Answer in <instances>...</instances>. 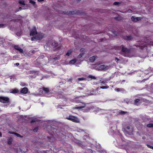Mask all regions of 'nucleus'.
<instances>
[{
	"mask_svg": "<svg viewBox=\"0 0 153 153\" xmlns=\"http://www.w3.org/2000/svg\"><path fill=\"white\" fill-rule=\"evenodd\" d=\"M95 59V57L94 56L91 57L89 59V60L91 62H94Z\"/></svg>",
	"mask_w": 153,
	"mask_h": 153,
	"instance_id": "aec40b11",
	"label": "nucleus"
},
{
	"mask_svg": "<svg viewBox=\"0 0 153 153\" xmlns=\"http://www.w3.org/2000/svg\"><path fill=\"white\" fill-rule=\"evenodd\" d=\"M151 45H153V42L152 43V44H151Z\"/></svg>",
	"mask_w": 153,
	"mask_h": 153,
	"instance_id": "de8ad7c7",
	"label": "nucleus"
},
{
	"mask_svg": "<svg viewBox=\"0 0 153 153\" xmlns=\"http://www.w3.org/2000/svg\"><path fill=\"white\" fill-rule=\"evenodd\" d=\"M58 108H62V107H61V106H58Z\"/></svg>",
	"mask_w": 153,
	"mask_h": 153,
	"instance_id": "a19ab883",
	"label": "nucleus"
},
{
	"mask_svg": "<svg viewBox=\"0 0 153 153\" xmlns=\"http://www.w3.org/2000/svg\"><path fill=\"white\" fill-rule=\"evenodd\" d=\"M43 90L46 94H50V91L48 88H43Z\"/></svg>",
	"mask_w": 153,
	"mask_h": 153,
	"instance_id": "f8f14e48",
	"label": "nucleus"
},
{
	"mask_svg": "<svg viewBox=\"0 0 153 153\" xmlns=\"http://www.w3.org/2000/svg\"><path fill=\"white\" fill-rule=\"evenodd\" d=\"M39 1H44V0H38Z\"/></svg>",
	"mask_w": 153,
	"mask_h": 153,
	"instance_id": "ea45409f",
	"label": "nucleus"
},
{
	"mask_svg": "<svg viewBox=\"0 0 153 153\" xmlns=\"http://www.w3.org/2000/svg\"><path fill=\"white\" fill-rule=\"evenodd\" d=\"M60 59V58L59 56H58V57H57L54 58L53 59H54L55 60H58V59Z\"/></svg>",
	"mask_w": 153,
	"mask_h": 153,
	"instance_id": "c756f323",
	"label": "nucleus"
},
{
	"mask_svg": "<svg viewBox=\"0 0 153 153\" xmlns=\"http://www.w3.org/2000/svg\"><path fill=\"white\" fill-rule=\"evenodd\" d=\"M120 3L119 2L115 1L114 3L113 4L117 5V6H119L120 5Z\"/></svg>",
	"mask_w": 153,
	"mask_h": 153,
	"instance_id": "412c9836",
	"label": "nucleus"
},
{
	"mask_svg": "<svg viewBox=\"0 0 153 153\" xmlns=\"http://www.w3.org/2000/svg\"><path fill=\"white\" fill-rule=\"evenodd\" d=\"M19 65V63H16V65H17V66H18V65Z\"/></svg>",
	"mask_w": 153,
	"mask_h": 153,
	"instance_id": "4c0bfd02",
	"label": "nucleus"
},
{
	"mask_svg": "<svg viewBox=\"0 0 153 153\" xmlns=\"http://www.w3.org/2000/svg\"><path fill=\"white\" fill-rule=\"evenodd\" d=\"M84 79H85L84 78H78V80L79 81L83 80H84Z\"/></svg>",
	"mask_w": 153,
	"mask_h": 153,
	"instance_id": "7c9ffc66",
	"label": "nucleus"
},
{
	"mask_svg": "<svg viewBox=\"0 0 153 153\" xmlns=\"http://www.w3.org/2000/svg\"><path fill=\"white\" fill-rule=\"evenodd\" d=\"M14 48L15 49L18 51L21 54L24 53L23 50L19 46L15 45L14 46Z\"/></svg>",
	"mask_w": 153,
	"mask_h": 153,
	"instance_id": "423d86ee",
	"label": "nucleus"
},
{
	"mask_svg": "<svg viewBox=\"0 0 153 153\" xmlns=\"http://www.w3.org/2000/svg\"><path fill=\"white\" fill-rule=\"evenodd\" d=\"M44 36V35L43 33H39L37 34L36 36L35 37H33L31 38V40L32 41H34L35 40H40L42 39Z\"/></svg>",
	"mask_w": 153,
	"mask_h": 153,
	"instance_id": "f03ea898",
	"label": "nucleus"
},
{
	"mask_svg": "<svg viewBox=\"0 0 153 153\" xmlns=\"http://www.w3.org/2000/svg\"><path fill=\"white\" fill-rule=\"evenodd\" d=\"M19 92L18 90L16 89H12V91L10 92V93H18Z\"/></svg>",
	"mask_w": 153,
	"mask_h": 153,
	"instance_id": "a211bd4d",
	"label": "nucleus"
},
{
	"mask_svg": "<svg viewBox=\"0 0 153 153\" xmlns=\"http://www.w3.org/2000/svg\"><path fill=\"white\" fill-rule=\"evenodd\" d=\"M30 2L33 4V5H34L35 4V2L34 1L31 0H30Z\"/></svg>",
	"mask_w": 153,
	"mask_h": 153,
	"instance_id": "c85d7f7f",
	"label": "nucleus"
},
{
	"mask_svg": "<svg viewBox=\"0 0 153 153\" xmlns=\"http://www.w3.org/2000/svg\"><path fill=\"white\" fill-rule=\"evenodd\" d=\"M3 26H4V25H3L2 24H1V25H0V27H2Z\"/></svg>",
	"mask_w": 153,
	"mask_h": 153,
	"instance_id": "e433bc0d",
	"label": "nucleus"
},
{
	"mask_svg": "<svg viewBox=\"0 0 153 153\" xmlns=\"http://www.w3.org/2000/svg\"><path fill=\"white\" fill-rule=\"evenodd\" d=\"M127 38H128V40L130 39H131V37L129 36L127 37Z\"/></svg>",
	"mask_w": 153,
	"mask_h": 153,
	"instance_id": "c9c22d12",
	"label": "nucleus"
},
{
	"mask_svg": "<svg viewBox=\"0 0 153 153\" xmlns=\"http://www.w3.org/2000/svg\"><path fill=\"white\" fill-rule=\"evenodd\" d=\"M89 78H90L91 79H96V77H95L94 76H93L92 75H89L88 76Z\"/></svg>",
	"mask_w": 153,
	"mask_h": 153,
	"instance_id": "a878e982",
	"label": "nucleus"
},
{
	"mask_svg": "<svg viewBox=\"0 0 153 153\" xmlns=\"http://www.w3.org/2000/svg\"><path fill=\"white\" fill-rule=\"evenodd\" d=\"M109 88V86H104L100 87V88L102 89H106Z\"/></svg>",
	"mask_w": 153,
	"mask_h": 153,
	"instance_id": "5701e85b",
	"label": "nucleus"
},
{
	"mask_svg": "<svg viewBox=\"0 0 153 153\" xmlns=\"http://www.w3.org/2000/svg\"><path fill=\"white\" fill-rule=\"evenodd\" d=\"M66 119L75 123L79 122V120L77 117L72 115H70Z\"/></svg>",
	"mask_w": 153,
	"mask_h": 153,
	"instance_id": "f257e3e1",
	"label": "nucleus"
},
{
	"mask_svg": "<svg viewBox=\"0 0 153 153\" xmlns=\"http://www.w3.org/2000/svg\"><path fill=\"white\" fill-rule=\"evenodd\" d=\"M1 136V132H0V136Z\"/></svg>",
	"mask_w": 153,
	"mask_h": 153,
	"instance_id": "a18cd8bd",
	"label": "nucleus"
},
{
	"mask_svg": "<svg viewBox=\"0 0 153 153\" xmlns=\"http://www.w3.org/2000/svg\"><path fill=\"white\" fill-rule=\"evenodd\" d=\"M124 112L123 111H121V112L120 113V114H124Z\"/></svg>",
	"mask_w": 153,
	"mask_h": 153,
	"instance_id": "58836bf2",
	"label": "nucleus"
},
{
	"mask_svg": "<svg viewBox=\"0 0 153 153\" xmlns=\"http://www.w3.org/2000/svg\"><path fill=\"white\" fill-rule=\"evenodd\" d=\"M47 47H48L47 45H45V48L46 47L47 48Z\"/></svg>",
	"mask_w": 153,
	"mask_h": 153,
	"instance_id": "37998d69",
	"label": "nucleus"
},
{
	"mask_svg": "<svg viewBox=\"0 0 153 153\" xmlns=\"http://www.w3.org/2000/svg\"><path fill=\"white\" fill-rule=\"evenodd\" d=\"M147 145V146L148 147H149V148H151V149H152L153 148V146H151L150 145Z\"/></svg>",
	"mask_w": 153,
	"mask_h": 153,
	"instance_id": "2f4dec72",
	"label": "nucleus"
},
{
	"mask_svg": "<svg viewBox=\"0 0 153 153\" xmlns=\"http://www.w3.org/2000/svg\"><path fill=\"white\" fill-rule=\"evenodd\" d=\"M140 19L141 18L140 17H134V16H132L131 18L132 20L134 22H137L140 20Z\"/></svg>",
	"mask_w": 153,
	"mask_h": 153,
	"instance_id": "1a4fd4ad",
	"label": "nucleus"
},
{
	"mask_svg": "<svg viewBox=\"0 0 153 153\" xmlns=\"http://www.w3.org/2000/svg\"><path fill=\"white\" fill-rule=\"evenodd\" d=\"M76 62V59H74L71 60L69 62L70 64H73Z\"/></svg>",
	"mask_w": 153,
	"mask_h": 153,
	"instance_id": "f3484780",
	"label": "nucleus"
},
{
	"mask_svg": "<svg viewBox=\"0 0 153 153\" xmlns=\"http://www.w3.org/2000/svg\"><path fill=\"white\" fill-rule=\"evenodd\" d=\"M115 128H115V127H111V130H113V131H114V130H114V129H115Z\"/></svg>",
	"mask_w": 153,
	"mask_h": 153,
	"instance_id": "473e14b6",
	"label": "nucleus"
},
{
	"mask_svg": "<svg viewBox=\"0 0 153 153\" xmlns=\"http://www.w3.org/2000/svg\"><path fill=\"white\" fill-rule=\"evenodd\" d=\"M113 34H114V35H116V34H115V33H114V32H113Z\"/></svg>",
	"mask_w": 153,
	"mask_h": 153,
	"instance_id": "49530a36",
	"label": "nucleus"
},
{
	"mask_svg": "<svg viewBox=\"0 0 153 153\" xmlns=\"http://www.w3.org/2000/svg\"><path fill=\"white\" fill-rule=\"evenodd\" d=\"M83 53H81L78 56V57L79 58L81 57L83 55Z\"/></svg>",
	"mask_w": 153,
	"mask_h": 153,
	"instance_id": "bb28decb",
	"label": "nucleus"
},
{
	"mask_svg": "<svg viewBox=\"0 0 153 153\" xmlns=\"http://www.w3.org/2000/svg\"><path fill=\"white\" fill-rule=\"evenodd\" d=\"M34 121H33V120H32L31 121V123L33 122H34Z\"/></svg>",
	"mask_w": 153,
	"mask_h": 153,
	"instance_id": "c03bdc74",
	"label": "nucleus"
},
{
	"mask_svg": "<svg viewBox=\"0 0 153 153\" xmlns=\"http://www.w3.org/2000/svg\"><path fill=\"white\" fill-rule=\"evenodd\" d=\"M82 105H80L79 106L75 107L74 108L75 109H81L83 108H84L86 107V105L85 103H82Z\"/></svg>",
	"mask_w": 153,
	"mask_h": 153,
	"instance_id": "6e6552de",
	"label": "nucleus"
},
{
	"mask_svg": "<svg viewBox=\"0 0 153 153\" xmlns=\"http://www.w3.org/2000/svg\"><path fill=\"white\" fill-rule=\"evenodd\" d=\"M13 139L11 138H9L8 139V143L9 144H11L13 141Z\"/></svg>",
	"mask_w": 153,
	"mask_h": 153,
	"instance_id": "dca6fc26",
	"label": "nucleus"
},
{
	"mask_svg": "<svg viewBox=\"0 0 153 153\" xmlns=\"http://www.w3.org/2000/svg\"><path fill=\"white\" fill-rule=\"evenodd\" d=\"M100 81L101 82V83L103 84H104L107 82V80H106L105 81H101V80H100Z\"/></svg>",
	"mask_w": 153,
	"mask_h": 153,
	"instance_id": "b1692460",
	"label": "nucleus"
},
{
	"mask_svg": "<svg viewBox=\"0 0 153 153\" xmlns=\"http://www.w3.org/2000/svg\"><path fill=\"white\" fill-rule=\"evenodd\" d=\"M28 91V89L27 88H23L21 90V93H24V94H26L27 93Z\"/></svg>",
	"mask_w": 153,
	"mask_h": 153,
	"instance_id": "9b49d317",
	"label": "nucleus"
},
{
	"mask_svg": "<svg viewBox=\"0 0 153 153\" xmlns=\"http://www.w3.org/2000/svg\"><path fill=\"white\" fill-rule=\"evenodd\" d=\"M37 34V32L36 30V29L35 27H34L31 31L30 33V36H34Z\"/></svg>",
	"mask_w": 153,
	"mask_h": 153,
	"instance_id": "0eeeda50",
	"label": "nucleus"
},
{
	"mask_svg": "<svg viewBox=\"0 0 153 153\" xmlns=\"http://www.w3.org/2000/svg\"><path fill=\"white\" fill-rule=\"evenodd\" d=\"M115 60L116 61H118L120 60V59H118L117 58V57H115Z\"/></svg>",
	"mask_w": 153,
	"mask_h": 153,
	"instance_id": "72a5a7b5",
	"label": "nucleus"
},
{
	"mask_svg": "<svg viewBox=\"0 0 153 153\" xmlns=\"http://www.w3.org/2000/svg\"><path fill=\"white\" fill-rule=\"evenodd\" d=\"M106 68V67L104 65H101L98 67V68L100 70H103Z\"/></svg>",
	"mask_w": 153,
	"mask_h": 153,
	"instance_id": "ddd939ff",
	"label": "nucleus"
},
{
	"mask_svg": "<svg viewBox=\"0 0 153 153\" xmlns=\"http://www.w3.org/2000/svg\"><path fill=\"white\" fill-rule=\"evenodd\" d=\"M72 51L71 50H68L66 54V55L67 56H70L72 53Z\"/></svg>",
	"mask_w": 153,
	"mask_h": 153,
	"instance_id": "6ab92c4d",
	"label": "nucleus"
},
{
	"mask_svg": "<svg viewBox=\"0 0 153 153\" xmlns=\"http://www.w3.org/2000/svg\"><path fill=\"white\" fill-rule=\"evenodd\" d=\"M126 129L127 131L130 134V133H131L132 131V127L129 126H128L126 127Z\"/></svg>",
	"mask_w": 153,
	"mask_h": 153,
	"instance_id": "9d476101",
	"label": "nucleus"
},
{
	"mask_svg": "<svg viewBox=\"0 0 153 153\" xmlns=\"http://www.w3.org/2000/svg\"><path fill=\"white\" fill-rule=\"evenodd\" d=\"M115 90L117 92H119L120 91H121L123 92L125 91V90L123 88H117L115 89Z\"/></svg>",
	"mask_w": 153,
	"mask_h": 153,
	"instance_id": "2eb2a0df",
	"label": "nucleus"
},
{
	"mask_svg": "<svg viewBox=\"0 0 153 153\" xmlns=\"http://www.w3.org/2000/svg\"><path fill=\"white\" fill-rule=\"evenodd\" d=\"M9 99L7 97H0V102L3 103H7L9 102Z\"/></svg>",
	"mask_w": 153,
	"mask_h": 153,
	"instance_id": "20e7f679",
	"label": "nucleus"
},
{
	"mask_svg": "<svg viewBox=\"0 0 153 153\" xmlns=\"http://www.w3.org/2000/svg\"><path fill=\"white\" fill-rule=\"evenodd\" d=\"M9 133L11 134H14L17 137H22V136L20 135V134L16 133H14L13 132H9Z\"/></svg>",
	"mask_w": 153,
	"mask_h": 153,
	"instance_id": "4468645a",
	"label": "nucleus"
},
{
	"mask_svg": "<svg viewBox=\"0 0 153 153\" xmlns=\"http://www.w3.org/2000/svg\"><path fill=\"white\" fill-rule=\"evenodd\" d=\"M143 101L142 98L137 99L134 100V104L136 105L140 104Z\"/></svg>",
	"mask_w": 153,
	"mask_h": 153,
	"instance_id": "39448f33",
	"label": "nucleus"
},
{
	"mask_svg": "<svg viewBox=\"0 0 153 153\" xmlns=\"http://www.w3.org/2000/svg\"><path fill=\"white\" fill-rule=\"evenodd\" d=\"M20 85L22 86H25L27 85L26 84L24 83L23 82H21Z\"/></svg>",
	"mask_w": 153,
	"mask_h": 153,
	"instance_id": "cd10ccee",
	"label": "nucleus"
},
{
	"mask_svg": "<svg viewBox=\"0 0 153 153\" xmlns=\"http://www.w3.org/2000/svg\"><path fill=\"white\" fill-rule=\"evenodd\" d=\"M117 49L119 50H121L123 52L125 53H128L129 51V50L127 48L123 45H122L118 47L117 48Z\"/></svg>",
	"mask_w": 153,
	"mask_h": 153,
	"instance_id": "7ed1b4c3",
	"label": "nucleus"
},
{
	"mask_svg": "<svg viewBox=\"0 0 153 153\" xmlns=\"http://www.w3.org/2000/svg\"><path fill=\"white\" fill-rule=\"evenodd\" d=\"M19 3L22 5H25V2L24 1H20L19 2Z\"/></svg>",
	"mask_w": 153,
	"mask_h": 153,
	"instance_id": "393cba45",
	"label": "nucleus"
},
{
	"mask_svg": "<svg viewBox=\"0 0 153 153\" xmlns=\"http://www.w3.org/2000/svg\"><path fill=\"white\" fill-rule=\"evenodd\" d=\"M38 130V128H35V129H34L33 130V131L34 132H35V131H37Z\"/></svg>",
	"mask_w": 153,
	"mask_h": 153,
	"instance_id": "f704fd0d",
	"label": "nucleus"
},
{
	"mask_svg": "<svg viewBox=\"0 0 153 153\" xmlns=\"http://www.w3.org/2000/svg\"><path fill=\"white\" fill-rule=\"evenodd\" d=\"M84 50V49H81L80 51H82Z\"/></svg>",
	"mask_w": 153,
	"mask_h": 153,
	"instance_id": "79ce46f5",
	"label": "nucleus"
},
{
	"mask_svg": "<svg viewBox=\"0 0 153 153\" xmlns=\"http://www.w3.org/2000/svg\"><path fill=\"white\" fill-rule=\"evenodd\" d=\"M147 127L149 128L153 127V124H149L147 125Z\"/></svg>",
	"mask_w": 153,
	"mask_h": 153,
	"instance_id": "4be33fe9",
	"label": "nucleus"
}]
</instances>
